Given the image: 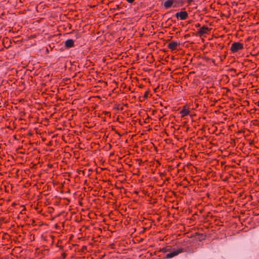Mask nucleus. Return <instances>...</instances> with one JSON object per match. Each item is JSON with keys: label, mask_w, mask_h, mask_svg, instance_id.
Here are the masks:
<instances>
[{"label": "nucleus", "mask_w": 259, "mask_h": 259, "mask_svg": "<svg viewBox=\"0 0 259 259\" xmlns=\"http://www.w3.org/2000/svg\"><path fill=\"white\" fill-rule=\"evenodd\" d=\"M184 251V249L183 248L180 247L176 250H174V251L167 253L166 255L165 258H172V257L178 255L179 253H182Z\"/></svg>", "instance_id": "f257e3e1"}, {"label": "nucleus", "mask_w": 259, "mask_h": 259, "mask_svg": "<svg viewBox=\"0 0 259 259\" xmlns=\"http://www.w3.org/2000/svg\"><path fill=\"white\" fill-rule=\"evenodd\" d=\"M243 49V45L239 42L233 43L231 47V50L233 52H237Z\"/></svg>", "instance_id": "f03ea898"}, {"label": "nucleus", "mask_w": 259, "mask_h": 259, "mask_svg": "<svg viewBox=\"0 0 259 259\" xmlns=\"http://www.w3.org/2000/svg\"><path fill=\"white\" fill-rule=\"evenodd\" d=\"M52 183L54 186H57V188L61 189L64 186V182H59L58 179H53Z\"/></svg>", "instance_id": "7ed1b4c3"}, {"label": "nucleus", "mask_w": 259, "mask_h": 259, "mask_svg": "<svg viewBox=\"0 0 259 259\" xmlns=\"http://www.w3.org/2000/svg\"><path fill=\"white\" fill-rule=\"evenodd\" d=\"M126 180V179H123L122 181L116 182L115 184V187L118 189H124L123 185L125 184Z\"/></svg>", "instance_id": "20e7f679"}, {"label": "nucleus", "mask_w": 259, "mask_h": 259, "mask_svg": "<svg viewBox=\"0 0 259 259\" xmlns=\"http://www.w3.org/2000/svg\"><path fill=\"white\" fill-rule=\"evenodd\" d=\"M176 17H180L181 20H185L188 17V13L186 11H182L176 14Z\"/></svg>", "instance_id": "39448f33"}, {"label": "nucleus", "mask_w": 259, "mask_h": 259, "mask_svg": "<svg viewBox=\"0 0 259 259\" xmlns=\"http://www.w3.org/2000/svg\"><path fill=\"white\" fill-rule=\"evenodd\" d=\"M179 185L183 186L184 188L187 187L189 186L190 182H189V179H183L182 181L179 183Z\"/></svg>", "instance_id": "423d86ee"}, {"label": "nucleus", "mask_w": 259, "mask_h": 259, "mask_svg": "<svg viewBox=\"0 0 259 259\" xmlns=\"http://www.w3.org/2000/svg\"><path fill=\"white\" fill-rule=\"evenodd\" d=\"M178 44L176 41H172L168 44V48L172 50L176 49L178 47Z\"/></svg>", "instance_id": "0eeeda50"}, {"label": "nucleus", "mask_w": 259, "mask_h": 259, "mask_svg": "<svg viewBox=\"0 0 259 259\" xmlns=\"http://www.w3.org/2000/svg\"><path fill=\"white\" fill-rule=\"evenodd\" d=\"M74 44V40L73 39H67L65 41V45L67 48H70L73 47Z\"/></svg>", "instance_id": "6e6552de"}, {"label": "nucleus", "mask_w": 259, "mask_h": 259, "mask_svg": "<svg viewBox=\"0 0 259 259\" xmlns=\"http://www.w3.org/2000/svg\"><path fill=\"white\" fill-rule=\"evenodd\" d=\"M174 1L173 0H168L166 1L164 3V7L168 8L170 7L174 4Z\"/></svg>", "instance_id": "1a4fd4ad"}, {"label": "nucleus", "mask_w": 259, "mask_h": 259, "mask_svg": "<svg viewBox=\"0 0 259 259\" xmlns=\"http://www.w3.org/2000/svg\"><path fill=\"white\" fill-rule=\"evenodd\" d=\"M170 251V248H169V247H163L162 248L160 249L158 251H157V252H162L163 253H165L167 252H169Z\"/></svg>", "instance_id": "9d476101"}, {"label": "nucleus", "mask_w": 259, "mask_h": 259, "mask_svg": "<svg viewBox=\"0 0 259 259\" xmlns=\"http://www.w3.org/2000/svg\"><path fill=\"white\" fill-rule=\"evenodd\" d=\"M180 113L182 114V116H185L189 114V111L188 109L184 108L181 111Z\"/></svg>", "instance_id": "9b49d317"}, {"label": "nucleus", "mask_w": 259, "mask_h": 259, "mask_svg": "<svg viewBox=\"0 0 259 259\" xmlns=\"http://www.w3.org/2000/svg\"><path fill=\"white\" fill-rule=\"evenodd\" d=\"M209 29L207 27H202L200 29V33L202 34L207 33Z\"/></svg>", "instance_id": "f8f14e48"}, {"label": "nucleus", "mask_w": 259, "mask_h": 259, "mask_svg": "<svg viewBox=\"0 0 259 259\" xmlns=\"http://www.w3.org/2000/svg\"><path fill=\"white\" fill-rule=\"evenodd\" d=\"M198 181H196V179H189V182H190L189 185L192 186L195 184L196 182Z\"/></svg>", "instance_id": "ddd939ff"}, {"label": "nucleus", "mask_w": 259, "mask_h": 259, "mask_svg": "<svg viewBox=\"0 0 259 259\" xmlns=\"http://www.w3.org/2000/svg\"><path fill=\"white\" fill-rule=\"evenodd\" d=\"M168 180L169 179H165V180H163V179H161V180H163L162 183L159 182V181H157V183H158L157 185L162 186L164 184L165 181H168Z\"/></svg>", "instance_id": "4468645a"}, {"label": "nucleus", "mask_w": 259, "mask_h": 259, "mask_svg": "<svg viewBox=\"0 0 259 259\" xmlns=\"http://www.w3.org/2000/svg\"><path fill=\"white\" fill-rule=\"evenodd\" d=\"M89 171H90V169L86 170V171H81V172L83 174V175H84L87 177H89L90 176Z\"/></svg>", "instance_id": "2eb2a0df"}, {"label": "nucleus", "mask_w": 259, "mask_h": 259, "mask_svg": "<svg viewBox=\"0 0 259 259\" xmlns=\"http://www.w3.org/2000/svg\"><path fill=\"white\" fill-rule=\"evenodd\" d=\"M31 185L30 183L28 182V181H27L25 185H24V187H28Z\"/></svg>", "instance_id": "dca6fc26"}, {"label": "nucleus", "mask_w": 259, "mask_h": 259, "mask_svg": "<svg viewBox=\"0 0 259 259\" xmlns=\"http://www.w3.org/2000/svg\"><path fill=\"white\" fill-rule=\"evenodd\" d=\"M62 257H63V258H65V257H66V253H63L62 254Z\"/></svg>", "instance_id": "f3484780"}, {"label": "nucleus", "mask_w": 259, "mask_h": 259, "mask_svg": "<svg viewBox=\"0 0 259 259\" xmlns=\"http://www.w3.org/2000/svg\"><path fill=\"white\" fill-rule=\"evenodd\" d=\"M126 1H127L128 3H133V2L134 1V0H126Z\"/></svg>", "instance_id": "a211bd4d"}, {"label": "nucleus", "mask_w": 259, "mask_h": 259, "mask_svg": "<svg viewBox=\"0 0 259 259\" xmlns=\"http://www.w3.org/2000/svg\"><path fill=\"white\" fill-rule=\"evenodd\" d=\"M99 82H100V83H102V84L103 85H105L106 84V83H104V82H101L100 80H99V81L98 80V83H99Z\"/></svg>", "instance_id": "6ab92c4d"}, {"label": "nucleus", "mask_w": 259, "mask_h": 259, "mask_svg": "<svg viewBox=\"0 0 259 259\" xmlns=\"http://www.w3.org/2000/svg\"><path fill=\"white\" fill-rule=\"evenodd\" d=\"M100 217H101V219H102V221H104V219H103V216L102 215V214H101L100 215Z\"/></svg>", "instance_id": "aec40b11"}, {"label": "nucleus", "mask_w": 259, "mask_h": 259, "mask_svg": "<svg viewBox=\"0 0 259 259\" xmlns=\"http://www.w3.org/2000/svg\"><path fill=\"white\" fill-rule=\"evenodd\" d=\"M193 1V0H187L188 3H190V2H192Z\"/></svg>", "instance_id": "412c9836"}, {"label": "nucleus", "mask_w": 259, "mask_h": 259, "mask_svg": "<svg viewBox=\"0 0 259 259\" xmlns=\"http://www.w3.org/2000/svg\"><path fill=\"white\" fill-rule=\"evenodd\" d=\"M104 255H105V254H104L103 255H101V256H102V257H100V258H102V257H103Z\"/></svg>", "instance_id": "4be33fe9"}, {"label": "nucleus", "mask_w": 259, "mask_h": 259, "mask_svg": "<svg viewBox=\"0 0 259 259\" xmlns=\"http://www.w3.org/2000/svg\"><path fill=\"white\" fill-rule=\"evenodd\" d=\"M95 170H96V171H97V167H96V168H95Z\"/></svg>", "instance_id": "5701e85b"}, {"label": "nucleus", "mask_w": 259, "mask_h": 259, "mask_svg": "<svg viewBox=\"0 0 259 259\" xmlns=\"http://www.w3.org/2000/svg\"><path fill=\"white\" fill-rule=\"evenodd\" d=\"M257 190L259 191V186H258Z\"/></svg>", "instance_id": "b1692460"}, {"label": "nucleus", "mask_w": 259, "mask_h": 259, "mask_svg": "<svg viewBox=\"0 0 259 259\" xmlns=\"http://www.w3.org/2000/svg\"><path fill=\"white\" fill-rule=\"evenodd\" d=\"M99 87H102V86H99V85H98V87L99 88Z\"/></svg>", "instance_id": "393cba45"}]
</instances>
